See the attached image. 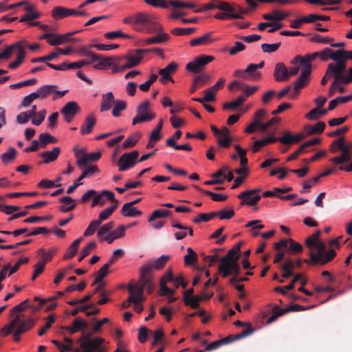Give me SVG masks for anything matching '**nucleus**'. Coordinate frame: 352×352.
I'll use <instances>...</instances> for the list:
<instances>
[{
  "label": "nucleus",
  "mask_w": 352,
  "mask_h": 352,
  "mask_svg": "<svg viewBox=\"0 0 352 352\" xmlns=\"http://www.w3.org/2000/svg\"><path fill=\"white\" fill-rule=\"evenodd\" d=\"M320 234V230H318L305 239V245L310 250L309 254L312 265H324L336 256L334 250H326L324 243L319 241Z\"/></svg>",
  "instance_id": "nucleus-1"
},
{
  "label": "nucleus",
  "mask_w": 352,
  "mask_h": 352,
  "mask_svg": "<svg viewBox=\"0 0 352 352\" xmlns=\"http://www.w3.org/2000/svg\"><path fill=\"white\" fill-rule=\"evenodd\" d=\"M110 217V207L99 213L97 219L92 221L84 232L85 236L93 235L97 231V237L100 241L110 243V222L102 224Z\"/></svg>",
  "instance_id": "nucleus-2"
},
{
  "label": "nucleus",
  "mask_w": 352,
  "mask_h": 352,
  "mask_svg": "<svg viewBox=\"0 0 352 352\" xmlns=\"http://www.w3.org/2000/svg\"><path fill=\"white\" fill-rule=\"evenodd\" d=\"M147 272V270H144L138 281L134 283V280H132L127 286L128 292L131 296H133V302L142 304L146 299L144 291L146 290L147 293L151 294L155 289V286L153 281L149 280L148 278L145 277V272Z\"/></svg>",
  "instance_id": "nucleus-3"
},
{
  "label": "nucleus",
  "mask_w": 352,
  "mask_h": 352,
  "mask_svg": "<svg viewBox=\"0 0 352 352\" xmlns=\"http://www.w3.org/2000/svg\"><path fill=\"white\" fill-rule=\"evenodd\" d=\"M241 244L239 243L230 250L226 256L220 259L218 271L222 274V277L226 278L231 274H239L240 266L238 261L240 256L239 254Z\"/></svg>",
  "instance_id": "nucleus-4"
},
{
  "label": "nucleus",
  "mask_w": 352,
  "mask_h": 352,
  "mask_svg": "<svg viewBox=\"0 0 352 352\" xmlns=\"http://www.w3.org/2000/svg\"><path fill=\"white\" fill-rule=\"evenodd\" d=\"M35 321L32 318L23 319V315H16L14 318L1 329L4 336L9 335L13 331L14 340L18 342L20 336L25 333L34 325Z\"/></svg>",
  "instance_id": "nucleus-5"
},
{
  "label": "nucleus",
  "mask_w": 352,
  "mask_h": 352,
  "mask_svg": "<svg viewBox=\"0 0 352 352\" xmlns=\"http://www.w3.org/2000/svg\"><path fill=\"white\" fill-rule=\"evenodd\" d=\"M135 53L124 57H111V72L118 73L138 65L142 59V56L141 54Z\"/></svg>",
  "instance_id": "nucleus-6"
},
{
  "label": "nucleus",
  "mask_w": 352,
  "mask_h": 352,
  "mask_svg": "<svg viewBox=\"0 0 352 352\" xmlns=\"http://www.w3.org/2000/svg\"><path fill=\"white\" fill-rule=\"evenodd\" d=\"M133 28L136 31H146L149 33L162 29L160 25L155 24L148 15L143 12H139L133 16Z\"/></svg>",
  "instance_id": "nucleus-7"
},
{
  "label": "nucleus",
  "mask_w": 352,
  "mask_h": 352,
  "mask_svg": "<svg viewBox=\"0 0 352 352\" xmlns=\"http://www.w3.org/2000/svg\"><path fill=\"white\" fill-rule=\"evenodd\" d=\"M81 352H106L104 340L100 338L82 337L80 340Z\"/></svg>",
  "instance_id": "nucleus-8"
},
{
  "label": "nucleus",
  "mask_w": 352,
  "mask_h": 352,
  "mask_svg": "<svg viewBox=\"0 0 352 352\" xmlns=\"http://www.w3.org/2000/svg\"><path fill=\"white\" fill-rule=\"evenodd\" d=\"M170 256L162 255L159 257L153 263H148L142 265L140 269V275L142 274L144 270H147L148 272H145V277L148 278L149 280L153 281V270H161L166 265V263L170 260Z\"/></svg>",
  "instance_id": "nucleus-9"
},
{
  "label": "nucleus",
  "mask_w": 352,
  "mask_h": 352,
  "mask_svg": "<svg viewBox=\"0 0 352 352\" xmlns=\"http://www.w3.org/2000/svg\"><path fill=\"white\" fill-rule=\"evenodd\" d=\"M214 59V57L213 56L201 54L195 58L193 60L188 63L186 65V69L189 72L200 73Z\"/></svg>",
  "instance_id": "nucleus-10"
},
{
  "label": "nucleus",
  "mask_w": 352,
  "mask_h": 352,
  "mask_svg": "<svg viewBox=\"0 0 352 352\" xmlns=\"http://www.w3.org/2000/svg\"><path fill=\"white\" fill-rule=\"evenodd\" d=\"M139 152L133 151L130 153H124L122 155L117 162L120 171H125L134 167L139 162L138 160Z\"/></svg>",
  "instance_id": "nucleus-11"
},
{
  "label": "nucleus",
  "mask_w": 352,
  "mask_h": 352,
  "mask_svg": "<svg viewBox=\"0 0 352 352\" xmlns=\"http://www.w3.org/2000/svg\"><path fill=\"white\" fill-rule=\"evenodd\" d=\"M74 151L77 158L76 164L79 167L85 166L88 162L97 161L101 157L100 151L86 153L84 148L77 149L76 147L74 148Z\"/></svg>",
  "instance_id": "nucleus-12"
},
{
  "label": "nucleus",
  "mask_w": 352,
  "mask_h": 352,
  "mask_svg": "<svg viewBox=\"0 0 352 352\" xmlns=\"http://www.w3.org/2000/svg\"><path fill=\"white\" fill-rule=\"evenodd\" d=\"M260 188L246 190L237 195V198L241 200V205L254 206L261 200Z\"/></svg>",
  "instance_id": "nucleus-13"
},
{
  "label": "nucleus",
  "mask_w": 352,
  "mask_h": 352,
  "mask_svg": "<svg viewBox=\"0 0 352 352\" xmlns=\"http://www.w3.org/2000/svg\"><path fill=\"white\" fill-rule=\"evenodd\" d=\"M149 106V101L145 100L137 107V115L133 118V125L151 121L154 118V116L148 111Z\"/></svg>",
  "instance_id": "nucleus-14"
},
{
  "label": "nucleus",
  "mask_w": 352,
  "mask_h": 352,
  "mask_svg": "<svg viewBox=\"0 0 352 352\" xmlns=\"http://www.w3.org/2000/svg\"><path fill=\"white\" fill-rule=\"evenodd\" d=\"M346 71V64L342 63H329L327 68V75L333 77V82H341L343 84L344 72Z\"/></svg>",
  "instance_id": "nucleus-15"
},
{
  "label": "nucleus",
  "mask_w": 352,
  "mask_h": 352,
  "mask_svg": "<svg viewBox=\"0 0 352 352\" xmlns=\"http://www.w3.org/2000/svg\"><path fill=\"white\" fill-rule=\"evenodd\" d=\"M179 65L175 62L170 63L166 67L159 70L161 76L160 79L161 83L165 84L167 81L173 82L172 75L174 74L178 68Z\"/></svg>",
  "instance_id": "nucleus-16"
},
{
  "label": "nucleus",
  "mask_w": 352,
  "mask_h": 352,
  "mask_svg": "<svg viewBox=\"0 0 352 352\" xmlns=\"http://www.w3.org/2000/svg\"><path fill=\"white\" fill-rule=\"evenodd\" d=\"M311 71L309 67H302L301 74L297 80L294 82V91L298 94V91L305 87L309 82V76Z\"/></svg>",
  "instance_id": "nucleus-17"
},
{
  "label": "nucleus",
  "mask_w": 352,
  "mask_h": 352,
  "mask_svg": "<svg viewBox=\"0 0 352 352\" xmlns=\"http://www.w3.org/2000/svg\"><path fill=\"white\" fill-rule=\"evenodd\" d=\"M79 110L78 104L76 102H69L65 104L60 112L63 114L67 122H72L76 114Z\"/></svg>",
  "instance_id": "nucleus-18"
},
{
  "label": "nucleus",
  "mask_w": 352,
  "mask_h": 352,
  "mask_svg": "<svg viewBox=\"0 0 352 352\" xmlns=\"http://www.w3.org/2000/svg\"><path fill=\"white\" fill-rule=\"evenodd\" d=\"M320 52H315L312 54H307L305 56H301L300 55H296L294 60L291 62L292 64H297L299 63L302 67H309V69L311 71V61L316 58H320Z\"/></svg>",
  "instance_id": "nucleus-19"
},
{
  "label": "nucleus",
  "mask_w": 352,
  "mask_h": 352,
  "mask_svg": "<svg viewBox=\"0 0 352 352\" xmlns=\"http://www.w3.org/2000/svg\"><path fill=\"white\" fill-rule=\"evenodd\" d=\"M274 77L277 82L286 81L289 79L288 68L284 63H278L276 64Z\"/></svg>",
  "instance_id": "nucleus-20"
},
{
  "label": "nucleus",
  "mask_w": 352,
  "mask_h": 352,
  "mask_svg": "<svg viewBox=\"0 0 352 352\" xmlns=\"http://www.w3.org/2000/svg\"><path fill=\"white\" fill-rule=\"evenodd\" d=\"M60 147H54L52 150H47L40 153L39 155L43 160V163L49 164L56 161L60 153Z\"/></svg>",
  "instance_id": "nucleus-21"
},
{
  "label": "nucleus",
  "mask_w": 352,
  "mask_h": 352,
  "mask_svg": "<svg viewBox=\"0 0 352 352\" xmlns=\"http://www.w3.org/2000/svg\"><path fill=\"white\" fill-rule=\"evenodd\" d=\"M26 47V41L21 40L18 42L14 43L12 45H10L8 47V50H10V56H12L14 52H16V58L21 59L23 60L25 52V48Z\"/></svg>",
  "instance_id": "nucleus-22"
},
{
  "label": "nucleus",
  "mask_w": 352,
  "mask_h": 352,
  "mask_svg": "<svg viewBox=\"0 0 352 352\" xmlns=\"http://www.w3.org/2000/svg\"><path fill=\"white\" fill-rule=\"evenodd\" d=\"M110 200V191L109 190H102L100 193H97L96 191V194L93 197V200L91 204V207L96 206H103L107 201Z\"/></svg>",
  "instance_id": "nucleus-23"
},
{
  "label": "nucleus",
  "mask_w": 352,
  "mask_h": 352,
  "mask_svg": "<svg viewBox=\"0 0 352 352\" xmlns=\"http://www.w3.org/2000/svg\"><path fill=\"white\" fill-rule=\"evenodd\" d=\"M76 33V32H69L64 34H56L52 33L51 38L47 40V43L52 46H58L74 38H69V36Z\"/></svg>",
  "instance_id": "nucleus-24"
},
{
  "label": "nucleus",
  "mask_w": 352,
  "mask_h": 352,
  "mask_svg": "<svg viewBox=\"0 0 352 352\" xmlns=\"http://www.w3.org/2000/svg\"><path fill=\"white\" fill-rule=\"evenodd\" d=\"M34 8V6L28 1L25 6V10L27 12V13L20 19L19 21L26 22L39 18L41 16V14L39 12H35Z\"/></svg>",
  "instance_id": "nucleus-25"
},
{
  "label": "nucleus",
  "mask_w": 352,
  "mask_h": 352,
  "mask_svg": "<svg viewBox=\"0 0 352 352\" xmlns=\"http://www.w3.org/2000/svg\"><path fill=\"white\" fill-rule=\"evenodd\" d=\"M111 104H113V109L111 111V114L114 117H120L121 116V112L124 111L126 109L127 102L125 100H114L113 96L111 94Z\"/></svg>",
  "instance_id": "nucleus-26"
},
{
  "label": "nucleus",
  "mask_w": 352,
  "mask_h": 352,
  "mask_svg": "<svg viewBox=\"0 0 352 352\" xmlns=\"http://www.w3.org/2000/svg\"><path fill=\"white\" fill-rule=\"evenodd\" d=\"M96 122V120L95 116L93 114L88 115L80 127V133L82 135L90 133L92 131Z\"/></svg>",
  "instance_id": "nucleus-27"
},
{
  "label": "nucleus",
  "mask_w": 352,
  "mask_h": 352,
  "mask_svg": "<svg viewBox=\"0 0 352 352\" xmlns=\"http://www.w3.org/2000/svg\"><path fill=\"white\" fill-rule=\"evenodd\" d=\"M212 34V32H210L200 37L195 38L190 41V45L192 46L209 45L214 41L211 38Z\"/></svg>",
  "instance_id": "nucleus-28"
},
{
  "label": "nucleus",
  "mask_w": 352,
  "mask_h": 352,
  "mask_svg": "<svg viewBox=\"0 0 352 352\" xmlns=\"http://www.w3.org/2000/svg\"><path fill=\"white\" fill-rule=\"evenodd\" d=\"M280 269L283 271L282 274L283 278H288L294 275L293 270H294V263L290 259L287 258L285 263L280 265Z\"/></svg>",
  "instance_id": "nucleus-29"
},
{
  "label": "nucleus",
  "mask_w": 352,
  "mask_h": 352,
  "mask_svg": "<svg viewBox=\"0 0 352 352\" xmlns=\"http://www.w3.org/2000/svg\"><path fill=\"white\" fill-rule=\"evenodd\" d=\"M325 126V123L320 121L318 122L315 125H306L304 130L307 135H310L315 133H322L324 131Z\"/></svg>",
  "instance_id": "nucleus-30"
},
{
  "label": "nucleus",
  "mask_w": 352,
  "mask_h": 352,
  "mask_svg": "<svg viewBox=\"0 0 352 352\" xmlns=\"http://www.w3.org/2000/svg\"><path fill=\"white\" fill-rule=\"evenodd\" d=\"M120 213L124 217H139L142 214V211L138 210L136 208L129 206L126 204H124L121 209Z\"/></svg>",
  "instance_id": "nucleus-31"
},
{
  "label": "nucleus",
  "mask_w": 352,
  "mask_h": 352,
  "mask_svg": "<svg viewBox=\"0 0 352 352\" xmlns=\"http://www.w3.org/2000/svg\"><path fill=\"white\" fill-rule=\"evenodd\" d=\"M289 14L283 12L279 10H274L270 13H266L263 15V18L267 21H282L289 16Z\"/></svg>",
  "instance_id": "nucleus-32"
},
{
  "label": "nucleus",
  "mask_w": 352,
  "mask_h": 352,
  "mask_svg": "<svg viewBox=\"0 0 352 352\" xmlns=\"http://www.w3.org/2000/svg\"><path fill=\"white\" fill-rule=\"evenodd\" d=\"M16 150L14 147H9L1 156L3 164H8L12 162L16 159Z\"/></svg>",
  "instance_id": "nucleus-33"
},
{
  "label": "nucleus",
  "mask_w": 352,
  "mask_h": 352,
  "mask_svg": "<svg viewBox=\"0 0 352 352\" xmlns=\"http://www.w3.org/2000/svg\"><path fill=\"white\" fill-rule=\"evenodd\" d=\"M82 238L80 237V238L77 239L76 240H75L69 245V247L67 248L65 254H64L63 258L65 259L72 258L76 254L78 248H79V245H80V242L82 241Z\"/></svg>",
  "instance_id": "nucleus-34"
},
{
  "label": "nucleus",
  "mask_w": 352,
  "mask_h": 352,
  "mask_svg": "<svg viewBox=\"0 0 352 352\" xmlns=\"http://www.w3.org/2000/svg\"><path fill=\"white\" fill-rule=\"evenodd\" d=\"M193 187L198 191L203 192L204 194L208 195L211 197V199L214 201H223L228 199L227 195H224L222 194H218L212 192L210 190H204L200 188L198 186H193Z\"/></svg>",
  "instance_id": "nucleus-35"
},
{
  "label": "nucleus",
  "mask_w": 352,
  "mask_h": 352,
  "mask_svg": "<svg viewBox=\"0 0 352 352\" xmlns=\"http://www.w3.org/2000/svg\"><path fill=\"white\" fill-rule=\"evenodd\" d=\"M169 35L168 34L161 32L155 36L146 38L144 42L146 45L162 43L167 41Z\"/></svg>",
  "instance_id": "nucleus-36"
},
{
  "label": "nucleus",
  "mask_w": 352,
  "mask_h": 352,
  "mask_svg": "<svg viewBox=\"0 0 352 352\" xmlns=\"http://www.w3.org/2000/svg\"><path fill=\"white\" fill-rule=\"evenodd\" d=\"M57 248H52L47 251H45L44 249L41 248L38 250V253L41 254V257L42 261L41 263H44L45 265L46 263L50 261L52 259L54 255L56 253Z\"/></svg>",
  "instance_id": "nucleus-37"
},
{
  "label": "nucleus",
  "mask_w": 352,
  "mask_h": 352,
  "mask_svg": "<svg viewBox=\"0 0 352 352\" xmlns=\"http://www.w3.org/2000/svg\"><path fill=\"white\" fill-rule=\"evenodd\" d=\"M256 64L250 63L248 65L245 69L246 75L248 76V80H258L261 78V74L259 72H256Z\"/></svg>",
  "instance_id": "nucleus-38"
},
{
  "label": "nucleus",
  "mask_w": 352,
  "mask_h": 352,
  "mask_svg": "<svg viewBox=\"0 0 352 352\" xmlns=\"http://www.w3.org/2000/svg\"><path fill=\"white\" fill-rule=\"evenodd\" d=\"M346 50L342 49L338 50L336 51L331 50L330 59L336 61V63H342L346 64Z\"/></svg>",
  "instance_id": "nucleus-39"
},
{
  "label": "nucleus",
  "mask_w": 352,
  "mask_h": 352,
  "mask_svg": "<svg viewBox=\"0 0 352 352\" xmlns=\"http://www.w3.org/2000/svg\"><path fill=\"white\" fill-rule=\"evenodd\" d=\"M87 326V324L85 320L76 319L73 321L72 326L69 327L67 329L71 333H75L82 331Z\"/></svg>",
  "instance_id": "nucleus-40"
},
{
  "label": "nucleus",
  "mask_w": 352,
  "mask_h": 352,
  "mask_svg": "<svg viewBox=\"0 0 352 352\" xmlns=\"http://www.w3.org/2000/svg\"><path fill=\"white\" fill-rule=\"evenodd\" d=\"M67 12L68 8L62 6H56L54 8L52 11V16L56 20H59L68 16Z\"/></svg>",
  "instance_id": "nucleus-41"
},
{
  "label": "nucleus",
  "mask_w": 352,
  "mask_h": 352,
  "mask_svg": "<svg viewBox=\"0 0 352 352\" xmlns=\"http://www.w3.org/2000/svg\"><path fill=\"white\" fill-rule=\"evenodd\" d=\"M140 138V134L137 132L129 136L123 142L122 147L124 149L130 148L133 147Z\"/></svg>",
  "instance_id": "nucleus-42"
},
{
  "label": "nucleus",
  "mask_w": 352,
  "mask_h": 352,
  "mask_svg": "<svg viewBox=\"0 0 352 352\" xmlns=\"http://www.w3.org/2000/svg\"><path fill=\"white\" fill-rule=\"evenodd\" d=\"M60 201L64 204V205L61 206L60 208V210L62 212H68L72 210L75 208V204H73L72 203L74 201V200L69 196H65L63 197L60 199Z\"/></svg>",
  "instance_id": "nucleus-43"
},
{
  "label": "nucleus",
  "mask_w": 352,
  "mask_h": 352,
  "mask_svg": "<svg viewBox=\"0 0 352 352\" xmlns=\"http://www.w3.org/2000/svg\"><path fill=\"white\" fill-rule=\"evenodd\" d=\"M352 153H341V155L333 157L330 159V161L337 165H342L346 162H351Z\"/></svg>",
  "instance_id": "nucleus-44"
},
{
  "label": "nucleus",
  "mask_w": 352,
  "mask_h": 352,
  "mask_svg": "<svg viewBox=\"0 0 352 352\" xmlns=\"http://www.w3.org/2000/svg\"><path fill=\"white\" fill-rule=\"evenodd\" d=\"M39 141L41 143V148H45L48 144H55L57 139L48 133H43L39 135Z\"/></svg>",
  "instance_id": "nucleus-45"
},
{
  "label": "nucleus",
  "mask_w": 352,
  "mask_h": 352,
  "mask_svg": "<svg viewBox=\"0 0 352 352\" xmlns=\"http://www.w3.org/2000/svg\"><path fill=\"white\" fill-rule=\"evenodd\" d=\"M56 85H47L41 86L38 89L40 91L43 100H44L47 97L50 96L52 94H54V92L56 91Z\"/></svg>",
  "instance_id": "nucleus-46"
},
{
  "label": "nucleus",
  "mask_w": 352,
  "mask_h": 352,
  "mask_svg": "<svg viewBox=\"0 0 352 352\" xmlns=\"http://www.w3.org/2000/svg\"><path fill=\"white\" fill-rule=\"evenodd\" d=\"M183 300L185 305L190 306L192 309H197L202 298L201 296L195 295L190 298H184Z\"/></svg>",
  "instance_id": "nucleus-47"
},
{
  "label": "nucleus",
  "mask_w": 352,
  "mask_h": 352,
  "mask_svg": "<svg viewBox=\"0 0 352 352\" xmlns=\"http://www.w3.org/2000/svg\"><path fill=\"white\" fill-rule=\"evenodd\" d=\"M60 352H67L74 351L76 352L79 351L78 349H74L73 340L68 338H65L63 342L61 343L59 348Z\"/></svg>",
  "instance_id": "nucleus-48"
},
{
  "label": "nucleus",
  "mask_w": 352,
  "mask_h": 352,
  "mask_svg": "<svg viewBox=\"0 0 352 352\" xmlns=\"http://www.w3.org/2000/svg\"><path fill=\"white\" fill-rule=\"evenodd\" d=\"M46 114L47 111L45 109H43L37 112V113H34V115L31 116L32 123L34 125L39 126L45 120Z\"/></svg>",
  "instance_id": "nucleus-49"
},
{
  "label": "nucleus",
  "mask_w": 352,
  "mask_h": 352,
  "mask_svg": "<svg viewBox=\"0 0 352 352\" xmlns=\"http://www.w3.org/2000/svg\"><path fill=\"white\" fill-rule=\"evenodd\" d=\"M245 100V98L243 96H239L236 98V100L223 104V109H235L238 107L241 106Z\"/></svg>",
  "instance_id": "nucleus-50"
},
{
  "label": "nucleus",
  "mask_w": 352,
  "mask_h": 352,
  "mask_svg": "<svg viewBox=\"0 0 352 352\" xmlns=\"http://www.w3.org/2000/svg\"><path fill=\"white\" fill-rule=\"evenodd\" d=\"M196 30L195 28H175L171 30L170 32L176 36L189 35Z\"/></svg>",
  "instance_id": "nucleus-51"
},
{
  "label": "nucleus",
  "mask_w": 352,
  "mask_h": 352,
  "mask_svg": "<svg viewBox=\"0 0 352 352\" xmlns=\"http://www.w3.org/2000/svg\"><path fill=\"white\" fill-rule=\"evenodd\" d=\"M210 80L211 76L207 73L197 75L194 78L195 82L197 83L200 87L209 82Z\"/></svg>",
  "instance_id": "nucleus-52"
},
{
  "label": "nucleus",
  "mask_w": 352,
  "mask_h": 352,
  "mask_svg": "<svg viewBox=\"0 0 352 352\" xmlns=\"http://www.w3.org/2000/svg\"><path fill=\"white\" fill-rule=\"evenodd\" d=\"M216 217L214 212L210 213H199L197 217L193 219L195 223H199L201 221L207 222Z\"/></svg>",
  "instance_id": "nucleus-53"
},
{
  "label": "nucleus",
  "mask_w": 352,
  "mask_h": 352,
  "mask_svg": "<svg viewBox=\"0 0 352 352\" xmlns=\"http://www.w3.org/2000/svg\"><path fill=\"white\" fill-rule=\"evenodd\" d=\"M188 254L184 256V263L186 265H191L197 261V255L191 248L187 249Z\"/></svg>",
  "instance_id": "nucleus-54"
},
{
  "label": "nucleus",
  "mask_w": 352,
  "mask_h": 352,
  "mask_svg": "<svg viewBox=\"0 0 352 352\" xmlns=\"http://www.w3.org/2000/svg\"><path fill=\"white\" fill-rule=\"evenodd\" d=\"M247 325H248V328L243 329L240 333L232 336L234 341L249 336L254 332V329L252 327L250 323H248Z\"/></svg>",
  "instance_id": "nucleus-55"
},
{
  "label": "nucleus",
  "mask_w": 352,
  "mask_h": 352,
  "mask_svg": "<svg viewBox=\"0 0 352 352\" xmlns=\"http://www.w3.org/2000/svg\"><path fill=\"white\" fill-rule=\"evenodd\" d=\"M214 17L220 20H227L230 19H243V16H241L239 14L226 12H218L214 15Z\"/></svg>",
  "instance_id": "nucleus-56"
},
{
  "label": "nucleus",
  "mask_w": 352,
  "mask_h": 352,
  "mask_svg": "<svg viewBox=\"0 0 352 352\" xmlns=\"http://www.w3.org/2000/svg\"><path fill=\"white\" fill-rule=\"evenodd\" d=\"M297 281H300L302 286H305L307 283V280L302 277V275L301 274H297L294 276L292 282L285 286V289L287 290H292L294 288V284L296 283Z\"/></svg>",
  "instance_id": "nucleus-57"
},
{
  "label": "nucleus",
  "mask_w": 352,
  "mask_h": 352,
  "mask_svg": "<svg viewBox=\"0 0 352 352\" xmlns=\"http://www.w3.org/2000/svg\"><path fill=\"white\" fill-rule=\"evenodd\" d=\"M284 314L285 312L283 309L280 308L278 305L274 306L272 309V316L268 318L267 323L270 324L276 321L279 316Z\"/></svg>",
  "instance_id": "nucleus-58"
},
{
  "label": "nucleus",
  "mask_w": 352,
  "mask_h": 352,
  "mask_svg": "<svg viewBox=\"0 0 352 352\" xmlns=\"http://www.w3.org/2000/svg\"><path fill=\"white\" fill-rule=\"evenodd\" d=\"M170 212L168 210H156L153 212L152 215L149 217L148 221L153 222L156 219L167 217Z\"/></svg>",
  "instance_id": "nucleus-59"
},
{
  "label": "nucleus",
  "mask_w": 352,
  "mask_h": 352,
  "mask_svg": "<svg viewBox=\"0 0 352 352\" xmlns=\"http://www.w3.org/2000/svg\"><path fill=\"white\" fill-rule=\"evenodd\" d=\"M98 171V168L96 165H90L82 170V174L78 177V181L82 180L87 176L92 175Z\"/></svg>",
  "instance_id": "nucleus-60"
},
{
  "label": "nucleus",
  "mask_w": 352,
  "mask_h": 352,
  "mask_svg": "<svg viewBox=\"0 0 352 352\" xmlns=\"http://www.w3.org/2000/svg\"><path fill=\"white\" fill-rule=\"evenodd\" d=\"M96 245L95 242L89 243L80 252V256L78 258L79 261H81L84 258L89 255L92 250L96 248Z\"/></svg>",
  "instance_id": "nucleus-61"
},
{
  "label": "nucleus",
  "mask_w": 352,
  "mask_h": 352,
  "mask_svg": "<svg viewBox=\"0 0 352 352\" xmlns=\"http://www.w3.org/2000/svg\"><path fill=\"white\" fill-rule=\"evenodd\" d=\"M109 269V263L104 264L97 272L95 280L96 282L104 280V278L108 274Z\"/></svg>",
  "instance_id": "nucleus-62"
},
{
  "label": "nucleus",
  "mask_w": 352,
  "mask_h": 352,
  "mask_svg": "<svg viewBox=\"0 0 352 352\" xmlns=\"http://www.w3.org/2000/svg\"><path fill=\"white\" fill-rule=\"evenodd\" d=\"M280 42L273 44L263 43L261 45V49L265 53H272L276 52L280 46Z\"/></svg>",
  "instance_id": "nucleus-63"
},
{
  "label": "nucleus",
  "mask_w": 352,
  "mask_h": 352,
  "mask_svg": "<svg viewBox=\"0 0 352 352\" xmlns=\"http://www.w3.org/2000/svg\"><path fill=\"white\" fill-rule=\"evenodd\" d=\"M214 212L216 216H218L220 219H230L234 215V211L232 209L228 210L223 209Z\"/></svg>",
  "instance_id": "nucleus-64"
}]
</instances>
